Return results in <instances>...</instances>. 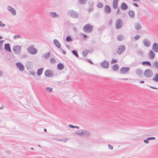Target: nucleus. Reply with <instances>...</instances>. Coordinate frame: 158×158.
<instances>
[{
	"instance_id": "f257e3e1",
	"label": "nucleus",
	"mask_w": 158,
	"mask_h": 158,
	"mask_svg": "<svg viewBox=\"0 0 158 158\" xmlns=\"http://www.w3.org/2000/svg\"><path fill=\"white\" fill-rule=\"evenodd\" d=\"M143 75L147 78H150L153 75V72L152 70L150 69H147L144 71Z\"/></svg>"
},
{
	"instance_id": "f03ea898",
	"label": "nucleus",
	"mask_w": 158,
	"mask_h": 158,
	"mask_svg": "<svg viewBox=\"0 0 158 158\" xmlns=\"http://www.w3.org/2000/svg\"><path fill=\"white\" fill-rule=\"evenodd\" d=\"M21 49V47L20 46H15L13 48V50L14 53L19 54L20 53Z\"/></svg>"
},
{
	"instance_id": "7ed1b4c3",
	"label": "nucleus",
	"mask_w": 158,
	"mask_h": 158,
	"mask_svg": "<svg viewBox=\"0 0 158 158\" xmlns=\"http://www.w3.org/2000/svg\"><path fill=\"white\" fill-rule=\"evenodd\" d=\"M93 27L92 25L88 24L84 26L83 29L85 31H91L92 30Z\"/></svg>"
},
{
	"instance_id": "20e7f679",
	"label": "nucleus",
	"mask_w": 158,
	"mask_h": 158,
	"mask_svg": "<svg viewBox=\"0 0 158 158\" xmlns=\"http://www.w3.org/2000/svg\"><path fill=\"white\" fill-rule=\"evenodd\" d=\"M130 70V68L128 67H123L120 69V73L123 74L127 73Z\"/></svg>"
},
{
	"instance_id": "39448f33",
	"label": "nucleus",
	"mask_w": 158,
	"mask_h": 158,
	"mask_svg": "<svg viewBox=\"0 0 158 158\" xmlns=\"http://www.w3.org/2000/svg\"><path fill=\"white\" fill-rule=\"evenodd\" d=\"M122 26L121 23V20L120 19H118L115 23V27L116 29H119L121 28Z\"/></svg>"
},
{
	"instance_id": "423d86ee",
	"label": "nucleus",
	"mask_w": 158,
	"mask_h": 158,
	"mask_svg": "<svg viewBox=\"0 0 158 158\" xmlns=\"http://www.w3.org/2000/svg\"><path fill=\"white\" fill-rule=\"evenodd\" d=\"M125 49V48L123 45L120 46L117 50V52L119 54H120L123 52Z\"/></svg>"
},
{
	"instance_id": "0eeeda50",
	"label": "nucleus",
	"mask_w": 158,
	"mask_h": 158,
	"mask_svg": "<svg viewBox=\"0 0 158 158\" xmlns=\"http://www.w3.org/2000/svg\"><path fill=\"white\" fill-rule=\"evenodd\" d=\"M28 51L29 52L32 54H35L37 52L36 49L32 47H29L28 49Z\"/></svg>"
},
{
	"instance_id": "6e6552de",
	"label": "nucleus",
	"mask_w": 158,
	"mask_h": 158,
	"mask_svg": "<svg viewBox=\"0 0 158 158\" xmlns=\"http://www.w3.org/2000/svg\"><path fill=\"white\" fill-rule=\"evenodd\" d=\"M16 66L21 71H23L24 69V67L23 64L19 62L17 63L16 64Z\"/></svg>"
},
{
	"instance_id": "1a4fd4ad",
	"label": "nucleus",
	"mask_w": 158,
	"mask_h": 158,
	"mask_svg": "<svg viewBox=\"0 0 158 158\" xmlns=\"http://www.w3.org/2000/svg\"><path fill=\"white\" fill-rule=\"evenodd\" d=\"M152 49L156 52H158V44L154 43L153 45Z\"/></svg>"
},
{
	"instance_id": "9d476101",
	"label": "nucleus",
	"mask_w": 158,
	"mask_h": 158,
	"mask_svg": "<svg viewBox=\"0 0 158 158\" xmlns=\"http://www.w3.org/2000/svg\"><path fill=\"white\" fill-rule=\"evenodd\" d=\"M143 43L144 45L146 47H148L151 44L150 42L147 40L144 39L143 41Z\"/></svg>"
},
{
	"instance_id": "9b49d317",
	"label": "nucleus",
	"mask_w": 158,
	"mask_h": 158,
	"mask_svg": "<svg viewBox=\"0 0 158 158\" xmlns=\"http://www.w3.org/2000/svg\"><path fill=\"white\" fill-rule=\"evenodd\" d=\"M118 0H113V7L115 9L117 8Z\"/></svg>"
},
{
	"instance_id": "f8f14e48",
	"label": "nucleus",
	"mask_w": 158,
	"mask_h": 158,
	"mask_svg": "<svg viewBox=\"0 0 158 158\" xmlns=\"http://www.w3.org/2000/svg\"><path fill=\"white\" fill-rule=\"evenodd\" d=\"M128 6L127 4L124 2H123L120 8L122 10H125L127 9Z\"/></svg>"
},
{
	"instance_id": "ddd939ff",
	"label": "nucleus",
	"mask_w": 158,
	"mask_h": 158,
	"mask_svg": "<svg viewBox=\"0 0 158 158\" xmlns=\"http://www.w3.org/2000/svg\"><path fill=\"white\" fill-rule=\"evenodd\" d=\"M102 66L105 68H108L109 67V63L106 61H105L101 64Z\"/></svg>"
},
{
	"instance_id": "4468645a",
	"label": "nucleus",
	"mask_w": 158,
	"mask_h": 158,
	"mask_svg": "<svg viewBox=\"0 0 158 158\" xmlns=\"http://www.w3.org/2000/svg\"><path fill=\"white\" fill-rule=\"evenodd\" d=\"M148 56L151 59H152L154 58L155 54L152 51L150 50L148 53Z\"/></svg>"
},
{
	"instance_id": "2eb2a0df",
	"label": "nucleus",
	"mask_w": 158,
	"mask_h": 158,
	"mask_svg": "<svg viewBox=\"0 0 158 158\" xmlns=\"http://www.w3.org/2000/svg\"><path fill=\"white\" fill-rule=\"evenodd\" d=\"M4 48L7 51L10 52L11 51L10 47L9 44H5Z\"/></svg>"
},
{
	"instance_id": "dca6fc26",
	"label": "nucleus",
	"mask_w": 158,
	"mask_h": 158,
	"mask_svg": "<svg viewBox=\"0 0 158 158\" xmlns=\"http://www.w3.org/2000/svg\"><path fill=\"white\" fill-rule=\"evenodd\" d=\"M45 75L46 77H51L52 74L51 71L49 70H47L45 72Z\"/></svg>"
},
{
	"instance_id": "f3484780",
	"label": "nucleus",
	"mask_w": 158,
	"mask_h": 158,
	"mask_svg": "<svg viewBox=\"0 0 158 158\" xmlns=\"http://www.w3.org/2000/svg\"><path fill=\"white\" fill-rule=\"evenodd\" d=\"M53 42L56 46L58 48H60V44L58 40H53Z\"/></svg>"
},
{
	"instance_id": "a211bd4d",
	"label": "nucleus",
	"mask_w": 158,
	"mask_h": 158,
	"mask_svg": "<svg viewBox=\"0 0 158 158\" xmlns=\"http://www.w3.org/2000/svg\"><path fill=\"white\" fill-rule=\"evenodd\" d=\"M58 69L59 70H62L64 68V65L62 63H59L57 65Z\"/></svg>"
},
{
	"instance_id": "6ab92c4d",
	"label": "nucleus",
	"mask_w": 158,
	"mask_h": 158,
	"mask_svg": "<svg viewBox=\"0 0 158 158\" xmlns=\"http://www.w3.org/2000/svg\"><path fill=\"white\" fill-rule=\"evenodd\" d=\"M43 71V68H40L37 71V73L38 76L40 75L42 73Z\"/></svg>"
},
{
	"instance_id": "aec40b11",
	"label": "nucleus",
	"mask_w": 158,
	"mask_h": 158,
	"mask_svg": "<svg viewBox=\"0 0 158 158\" xmlns=\"http://www.w3.org/2000/svg\"><path fill=\"white\" fill-rule=\"evenodd\" d=\"M52 18H58L59 15L55 12H52L50 13Z\"/></svg>"
},
{
	"instance_id": "412c9836",
	"label": "nucleus",
	"mask_w": 158,
	"mask_h": 158,
	"mask_svg": "<svg viewBox=\"0 0 158 158\" xmlns=\"http://www.w3.org/2000/svg\"><path fill=\"white\" fill-rule=\"evenodd\" d=\"M105 10L106 12L110 13L111 12V9L110 6H106L105 8Z\"/></svg>"
},
{
	"instance_id": "4be33fe9",
	"label": "nucleus",
	"mask_w": 158,
	"mask_h": 158,
	"mask_svg": "<svg viewBox=\"0 0 158 158\" xmlns=\"http://www.w3.org/2000/svg\"><path fill=\"white\" fill-rule=\"evenodd\" d=\"M142 64L144 65H148L150 66L151 65L149 61H144L142 62Z\"/></svg>"
},
{
	"instance_id": "5701e85b",
	"label": "nucleus",
	"mask_w": 158,
	"mask_h": 158,
	"mask_svg": "<svg viewBox=\"0 0 158 158\" xmlns=\"http://www.w3.org/2000/svg\"><path fill=\"white\" fill-rule=\"evenodd\" d=\"M153 80L156 82H158V74H155Z\"/></svg>"
},
{
	"instance_id": "b1692460",
	"label": "nucleus",
	"mask_w": 158,
	"mask_h": 158,
	"mask_svg": "<svg viewBox=\"0 0 158 158\" xmlns=\"http://www.w3.org/2000/svg\"><path fill=\"white\" fill-rule=\"evenodd\" d=\"M129 15L131 17H133L134 16L135 14L133 11L130 10L129 11Z\"/></svg>"
},
{
	"instance_id": "393cba45",
	"label": "nucleus",
	"mask_w": 158,
	"mask_h": 158,
	"mask_svg": "<svg viewBox=\"0 0 158 158\" xmlns=\"http://www.w3.org/2000/svg\"><path fill=\"white\" fill-rule=\"evenodd\" d=\"M75 133L76 134L81 135H82L83 134V131H82V130H81V131L78 130V131H77Z\"/></svg>"
},
{
	"instance_id": "a878e982",
	"label": "nucleus",
	"mask_w": 158,
	"mask_h": 158,
	"mask_svg": "<svg viewBox=\"0 0 158 158\" xmlns=\"http://www.w3.org/2000/svg\"><path fill=\"white\" fill-rule=\"evenodd\" d=\"M123 39V35H119L117 37V39L119 41H121Z\"/></svg>"
},
{
	"instance_id": "bb28decb",
	"label": "nucleus",
	"mask_w": 158,
	"mask_h": 158,
	"mask_svg": "<svg viewBox=\"0 0 158 158\" xmlns=\"http://www.w3.org/2000/svg\"><path fill=\"white\" fill-rule=\"evenodd\" d=\"M118 69V66L117 64H115L113 66V69L114 71H115Z\"/></svg>"
},
{
	"instance_id": "cd10ccee",
	"label": "nucleus",
	"mask_w": 158,
	"mask_h": 158,
	"mask_svg": "<svg viewBox=\"0 0 158 158\" xmlns=\"http://www.w3.org/2000/svg\"><path fill=\"white\" fill-rule=\"evenodd\" d=\"M135 28L137 30H139L141 28V26L138 24H136L135 25Z\"/></svg>"
},
{
	"instance_id": "c85d7f7f",
	"label": "nucleus",
	"mask_w": 158,
	"mask_h": 158,
	"mask_svg": "<svg viewBox=\"0 0 158 158\" xmlns=\"http://www.w3.org/2000/svg\"><path fill=\"white\" fill-rule=\"evenodd\" d=\"M140 36L139 35H136L134 37V39L135 40H139L140 38Z\"/></svg>"
},
{
	"instance_id": "c756f323",
	"label": "nucleus",
	"mask_w": 158,
	"mask_h": 158,
	"mask_svg": "<svg viewBox=\"0 0 158 158\" xmlns=\"http://www.w3.org/2000/svg\"><path fill=\"white\" fill-rule=\"evenodd\" d=\"M153 65L156 68L158 69V62L156 61L154 62Z\"/></svg>"
},
{
	"instance_id": "7c9ffc66",
	"label": "nucleus",
	"mask_w": 158,
	"mask_h": 158,
	"mask_svg": "<svg viewBox=\"0 0 158 158\" xmlns=\"http://www.w3.org/2000/svg\"><path fill=\"white\" fill-rule=\"evenodd\" d=\"M77 57H78V55L77 53V52L75 50H73L72 52Z\"/></svg>"
},
{
	"instance_id": "2f4dec72",
	"label": "nucleus",
	"mask_w": 158,
	"mask_h": 158,
	"mask_svg": "<svg viewBox=\"0 0 158 158\" xmlns=\"http://www.w3.org/2000/svg\"><path fill=\"white\" fill-rule=\"evenodd\" d=\"M97 6L99 8H102L103 6V5L102 3L99 2L97 5Z\"/></svg>"
},
{
	"instance_id": "473e14b6",
	"label": "nucleus",
	"mask_w": 158,
	"mask_h": 158,
	"mask_svg": "<svg viewBox=\"0 0 158 158\" xmlns=\"http://www.w3.org/2000/svg\"><path fill=\"white\" fill-rule=\"evenodd\" d=\"M66 40L67 42L70 41L72 40V39L70 36H68L66 38Z\"/></svg>"
},
{
	"instance_id": "72a5a7b5",
	"label": "nucleus",
	"mask_w": 158,
	"mask_h": 158,
	"mask_svg": "<svg viewBox=\"0 0 158 158\" xmlns=\"http://www.w3.org/2000/svg\"><path fill=\"white\" fill-rule=\"evenodd\" d=\"M46 89L48 92H51L52 91V88L51 87H48L46 88Z\"/></svg>"
},
{
	"instance_id": "f704fd0d",
	"label": "nucleus",
	"mask_w": 158,
	"mask_h": 158,
	"mask_svg": "<svg viewBox=\"0 0 158 158\" xmlns=\"http://www.w3.org/2000/svg\"><path fill=\"white\" fill-rule=\"evenodd\" d=\"M3 44V41L1 40L0 41V49L2 48Z\"/></svg>"
},
{
	"instance_id": "c9c22d12",
	"label": "nucleus",
	"mask_w": 158,
	"mask_h": 158,
	"mask_svg": "<svg viewBox=\"0 0 158 158\" xmlns=\"http://www.w3.org/2000/svg\"><path fill=\"white\" fill-rule=\"evenodd\" d=\"M50 61L52 63H54L56 62V60L54 58H52L50 59Z\"/></svg>"
},
{
	"instance_id": "e433bc0d",
	"label": "nucleus",
	"mask_w": 158,
	"mask_h": 158,
	"mask_svg": "<svg viewBox=\"0 0 158 158\" xmlns=\"http://www.w3.org/2000/svg\"><path fill=\"white\" fill-rule=\"evenodd\" d=\"M88 53V51L87 50L84 51L83 52V54L84 55H86Z\"/></svg>"
},
{
	"instance_id": "4c0bfd02",
	"label": "nucleus",
	"mask_w": 158,
	"mask_h": 158,
	"mask_svg": "<svg viewBox=\"0 0 158 158\" xmlns=\"http://www.w3.org/2000/svg\"><path fill=\"white\" fill-rule=\"evenodd\" d=\"M10 12L12 13L13 15H15L16 14V11H15V10L14 9H13V10H11L10 11Z\"/></svg>"
},
{
	"instance_id": "58836bf2",
	"label": "nucleus",
	"mask_w": 158,
	"mask_h": 158,
	"mask_svg": "<svg viewBox=\"0 0 158 158\" xmlns=\"http://www.w3.org/2000/svg\"><path fill=\"white\" fill-rule=\"evenodd\" d=\"M7 9L8 10L10 11L11 10H13L14 9L12 7H10V6H8L7 7Z\"/></svg>"
},
{
	"instance_id": "ea45409f",
	"label": "nucleus",
	"mask_w": 158,
	"mask_h": 158,
	"mask_svg": "<svg viewBox=\"0 0 158 158\" xmlns=\"http://www.w3.org/2000/svg\"><path fill=\"white\" fill-rule=\"evenodd\" d=\"M150 140L148 138L147 139L144 140V142L145 143H148V141Z\"/></svg>"
},
{
	"instance_id": "a19ab883",
	"label": "nucleus",
	"mask_w": 158,
	"mask_h": 158,
	"mask_svg": "<svg viewBox=\"0 0 158 158\" xmlns=\"http://www.w3.org/2000/svg\"><path fill=\"white\" fill-rule=\"evenodd\" d=\"M5 26V24L2 23L1 21H0V27H3Z\"/></svg>"
},
{
	"instance_id": "79ce46f5",
	"label": "nucleus",
	"mask_w": 158,
	"mask_h": 158,
	"mask_svg": "<svg viewBox=\"0 0 158 158\" xmlns=\"http://www.w3.org/2000/svg\"><path fill=\"white\" fill-rule=\"evenodd\" d=\"M117 60H116L115 59H113L112 60L111 63L112 64H114V63H116L117 62Z\"/></svg>"
},
{
	"instance_id": "37998d69",
	"label": "nucleus",
	"mask_w": 158,
	"mask_h": 158,
	"mask_svg": "<svg viewBox=\"0 0 158 158\" xmlns=\"http://www.w3.org/2000/svg\"><path fill=\"white\" fill-rule=\"evenodd\" d=\"M108 147L110 149L112 150L113 148V147L112 146L110 145H108Z\"/></svg>"
},
{
	"instance_id": "c03bdc74",
	"label": "nucleus",
	"mask_w": 158,
	"mask_h": 158,
	"mask_svg": "<svg viewBox=\"0 0 158 158\" xmlns=\"http://www.w3.org/2000/svg\"><path fill=\"white\" fill-rule=\"evenodd\" d=\"M69 127L72 128H75V126L72 125H69Z\"/></svg>"
},
{
	"instance_id": "a18cd8bd",
	"label": "nucleus",
	"mask_w": 158,
	"mask_h": 158,
	"mask_svg": "<svg viewBox=\"0 0 158 158\" xmlns=\"http://www.w3.org/2000/svg\"><path fill=\"white\" fill-rule=\"evenodd\" d=\"M148 139H149V140H150L155 139V138L154 137H149Z\"/></svg>"
},
{
	"instance_id": "49530a36",
	"label": "nucleus",
	"mask_w": 158,
	"mask_h": 158,
	"mask_svg": "<svg viewBox=\"0 0 158 158\" xmlns=\"http://www.w3.org/2000/svg\"><path fill=\"white\" fill-rule=\"evenodd\" d=\"M133 4L134 6H136V7H138V4L136 3H133Z\"/></svg>"
},
{
	"instance_id": "de8ad7c7",
	"label": "nucleus",
	"mask_w": 158,
	"mask_h": 158,
	"mask_svg": "<svg viewBox=\"0 0 158 158\" xmlns=\"http://www.w3.org/2000/svg\"><path fill=\"white\" fill-rule=\"evenodd\" d=\"M20 36L19 35H15L14 36V37L15 38H16L17 37H18V38H20Z\"/></svg>"
},
{
	"instance_id": "09e8293b",
	"label": "nucleus",
	"mask_w": 158,
	"mask_h": 158,
	"mask_svg": "<svg viewBox=\"0 0 158 158\" xmlns=\"http://www.w3.org/2000/svg\"><path fill=\"white\" fill-rule=\"evenodd\" d=\"M62 52L64 54H66V52L64 50H62Z\"/></svg>"
},
{
	"instance_id": "8fccbe9b",
	"label": "nucleus",
	"mask_w": 158,
	"mask_h": 158,
	"mask_svg": "<svg viewBox=\"0 0 158 158\" xmlns=\"http://www.w3.org/2000/svg\"><path fill=\"white\" fill-rule=\"evenodd\" d=\"M83 37L84 38H85L87 37V36L85 35H83Z\"/></svg>"
},
{
	"instance_id": "3c124183",
	"label": "nucleus",
	"mask_w": 158,
	"mask_h": 158,
	"mask_svg": "<svg viewBox=\"0 0 158 158\" xmlns=\"http://www.w3.org/2000/svg\"><path fill=\"white\" fill-rule=\"evenodd\" d=\"M144 83V81H141L140 82V83Z\"/></svg>"
},
{
	"instance_id": "603ef678",
	"label": "nucleus",
	"mask_w": 158,
	"mask_h": 158,
	"mask_svg": "<svg viewBox=\"0 0 158 158\" xmlns=\"http://www.w3.org/2000/svg\"><path fill=\"white\" fill-rule=\"evenodd\" d=\"M75 128H77V129H79V127L78 126H75Z\"/></svg>"
},
{
	"instance_id": "864d4df0",
	"label": "nucleus",
	"mask_w": 158,
	"mask_h": 158,
	"mask_svg": "<svg viewBox=\"0 0 158 158\" xmlns=\"http://www.w3.org/2000/svg\"><path fill=\"white\" fill-rule=\"evenodd\" d=\"M2 38V36H0V39H1Z\"/></svg>"
},
{
	"instance_id": "5fc2aeb1",
	"label": "nucleus",
	"mask_w": 158,
	"mask_h": 158,
	"mask_svg": "<svg viewBox=\"0 0 158 158\" xmlns=\"http://www.w3.org/2000/svg\"><path fill=\"white\" fill-rule=\"evenodd\" d=\"M44 131L45 132H46V131H47L46 129H44Z\"/></svg>"
},
{
	"instance_id": "6e6d98bb",
	"label": "nucleus",
	"mask_w": 158,
	"mask_h": 158,
	"mask_svg": "<svg viewBox=\"0 0 158 158\" xmlns=\"http://www.w3.org/2000/svg\"><path fill=\"white\" fill-rule=\"evenodd\" d=\"M31 150H33L34 149H33V148H31Z\"/></svg>"
},
{
	"instance_id": "4d7b16f0",
	"label": "nucleus",
	"mask_w": 158,
	"mask_h": 158,
	"mask_svg": "<svg viewBox=\"0 0 158 158\" xmlns=\"http://www.w3.org/2000/svg\"><path fill=\"white\" fill-rule=\"evenodd\" d=\"M123 80H127V79H123Z\"/></svg>"
},
{
	"instance_id": "13d9d810",
	"label": "nucleus",
	"mask_w": 158,
	"mask_h": 158,
	"mask_svg": "<svg viewBox=\"0 0 158 158\" xmlns=\"http://www.w3.org/2000/svg\"><path fill=\"white\" fill-rule=\"evenodd\" d=\"M151 88H153V89H156V88H153V87H151Z\"/></svg>"
}]
</instances>
